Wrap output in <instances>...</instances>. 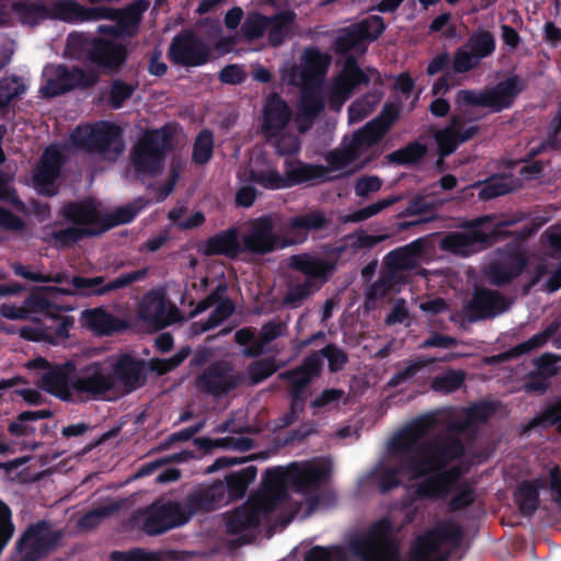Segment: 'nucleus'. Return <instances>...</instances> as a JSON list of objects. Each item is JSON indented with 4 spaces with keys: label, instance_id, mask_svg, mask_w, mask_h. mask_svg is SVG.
I'll return each instance as SVG.
<instances>
[{
    "label": "nucleus",
    "instance_id": "obj_17",
    "mask_svg": "<svg viewBox=\"0 0 561 561\" xmlns=\"http://www.w3.org/2000/svg\"><path fill=\"white\" fill-rule=\"evenodd\" d=\"M426 241L417 238L412 242L388 252L382 260V267L400 282L408 283V273L417 267L425 252Z\"/></svg>",
    "mask_w": 561,
    "mask_h": 561
},
{
    "label": "nucleus",
    "instance_id": "obj_61",
    "mask_svg": "<svg viewBox=\"0 0 561 561\" xmlns=\"http://www.w3.org/2000/svg\"><path fill=\"white\" fill-rule=\"evenodd\" d=\"M319 286H313L309 282L294 283L288 286L287 293L283 298V304L289 308H298L307 298H309Z\"/></svg>",
    "mask_w": 561,
    "mask_h": 561
},
{
    "label": "nucleus",
    "instance_id": "obj_46",
    "mask_svg": "<svg viewBox=\"0 0 561 561\" xmlns=\"http://www.w3.org/2000/svg\"><path fill=\"white\" fill-rule=\"evenodd\" d=\"M332 46L339 56H344L351 50L365 53L368 47L354 23L337 31Z\"/></svg>",
    "mask_w": 561,
    "mask_h": 561
},
{
    "label": "nucleus",
    "instance_id": "obj_40",
    "mask_svg": "<svg viewBox=\"0 0 561 561\" xmlns=\"http://www.w3.org/2000/svg\"><path fill=\"white\" fill-rule=\"evenodd\" d=\"M298 119L309 123L316 119L324 110V100L321 88L317 84H305L300 91Z\"/></svg>",
    "mask_w": 561,
    "mask_h": 561
},
{
    "label": "nucleus",
    "instance_id": "obj_6",
    "mask_svg": "<svg viewBox=\"0 0 561 561\" xmlns=\"http://www.w3.org/2000/svg\"><path fill=\"white\" fill-rule=\"evenodd\" d=\"M26 367L28 369L43 370L42 376L37 380L39 389L61 401L68 402L72 400L76 358H69L64 363H50L48 359L38 356L27 362Z\"/></svg>",
    "mask_w": 561,
    "mask_h": 561
},
{
    "label": "nucleus",
    "instance_id": "obj_39",
    "mask_svg": "<svg viewBox=\"0 0 561 561\" xmlns=\"http://www.w3.org/2000/svg\"><path fill=\"white\" fill-rule=\"evenodd\" d=\"M542 488H545V481L541 478L525 480L518 485L514 497L524 517H531L539 507V491Z\"/></svg>",
    "mask_w": 561,
    "mask_h": 561
},
{
    "label": "nucleus",
    "instance_id": "obj_38",
    "mask_svg": "<svg viewBox=\"0 0 561 561\" xmlns=\"http://www.w3.org/2000/svg\"><path fill=\"white\" fill-rule=\"evenodd\" d=\"M115 8L85 7L76 0H66V23L78 24L114 18Z\"/></svg>",
    "mask_w": 561,
    "mask_h": 561
},
{
    "label": "nucleus",
    "instance_id": "obj_53",
    "mask_svg": "<svg viewBox=\"0 0 561 561\" xmlns=\"http://www.w3.org/2000/svg\"><path fill=\"white\" fill-rule=\"evenodd\" d=\"M214 134L209 129H202L193 144L192 160L194 163L206 164L214 154Z\"/></svg>",
    "mask_w": 561,
    "mask_h": 561
},
{
    "label": "nucleus",
    "instance_id": "obj_23",
    "mask_svg": "<svg viewBox=\"0 0 561 561\" xmlns=\"http://www.w3.org/2000/svg\"><path fill=\"white\" fill-rule=\"evenodd\" d=\"M293 112L287 102L277 93L267 96L263 106L262 133L268 141L279 136L289 125Z\"/></svg>",
    "mask_w": 561,
    "mask_h": 561
},
{
    "label": "nucleus",
    "instance_id": "obj_43",
    "mask_svg": "<svg viewBox=\"0 0 561 561\" xmlns=\"http://www.w3.org/2000/svg\"><path fill=\"white\" fill-rule=\"evenodd\" d=\"M559 330V324L556 322L550 323L543 331L534 334L527 341H524L508 351H505L499 355L501 360H508L517 358L522 355L528 354L534 350L542 347L551 337L556 335Z\"/></svg>",
    "mask_w": 561,
    "mask_h": 561
},
{
    "label": "nucleus",
    "instance_id": "obj_2",
    "mask_svg": "<svg viewBox=\"0 0 561 561\" xmlns=\"http://www.w3.org/2000/svg\"><path fill=\"white\" fill-rule=\"evenodd\" d=\"M290 465L287 468H267L262 478L263 490L226 514V533L230 536L241 535L256 529L262 520H268L286 497Z\"/></svg>",
    "mask_w": 561,
    "mask_h": 561
},
{
    "label": "nucleus",
    "instance_id": "obj_15",
    "mask_svg": "<svg viewBox=\"0 0 561 561\" xmlns=\"http://www.w3.org/2000/svg\"><path fill=\"white\" fill-rule=\"evenodd\" d=\"M113 380V391L119 389L129 394L141 388L147 381L146 363L130 354L121 355L114 364H110Z\"/></svg>",
    "mask_w": 561,
    "mask_h": 561
},
{
    "label": "nucleus",
    "instance_id": "obj_41",
    "mask_svg": "<svg viewBox=\"0 0 561 561\" xmlns=\"http://www.w3.org/2000/svg\"><path fill=\"white\" fill-rule=\"evenodd\" d=\"M402 285H405V283L400 282L397 276H393L381 266L378 279L366 289L365 305H375L377 300H381L389 295L399 293Z\"/></svg>",
    "mask_w": 561,
    "mask_h": 561
},
{
    "label": "nucleus",
    "instance_id": "obj_18",
    "mask_svg": "<svg viewBox=\"0 0 561 561\" xmlns=\"http://www.w3.org/2000/svg\"><path fill=\"white\" fill-rule=\"evenodd\" d=\"M139 318L154 327L156 329H164L181 318L180 310L174 304L167 302L165 296L159 290H149L138 307Z\"/></svg>",
    "mask_w": 561,
    "mask_h": 561
},
{
    "label": "nucleus",
    "instance_id": "obj_45",
    "mask_svg": "<svg viewBox=\"0 0 561 561\" xmlns=\"http://www.w3.org/2000/svg\"><path fill=\"white\" fill-rule=\"evenodd\" d=\"M96 228L73 227L69 226L65 229L53 230L49 237H45V242H51L57 249H68L84 238L96 237Z\"/></svg>",
    "mask_w": 561,
    "mask_h": 561
},
{
    "label": "nucleus",
    "instance_id": "obj_30",
    "mask_svg": "<svg viewBox=\"0 0 561 561\" xmlns=\"http://www.w3.org/2000/svg\"><path fill=\"white\" fill-rule=\"evenodd\" d=\"M328 173L329 168L321 164H310L293 158L284 161V176L288 188L312 181L323 182Z\"/></svg>",
    "mask_w": 561,
    "mask_h": 561
},
{
    "label": "nucleus",
    "instance_id": "obj_62",
    "mask_svg": "<svg viewBox=\"0 0 561 561\" xmlns=\"http://www.w3.org/2000/svg\"><path fill=\"white\" fill-rule=\"evenodd\" d=\"M137 84L127 83L122 79H115L111 83L107 103L114 110L123 107L124 103L131 98Z\"/></svg>",
    "mask_w": 561,
    "mask_h": 561
},
{
    "label": "nucleus",
    "instance_id": "obj_58",
    "mask_svg": "<svg viewBox=\"0 0 561 561\" xmlns=\"http://www.w3.org/2000/svg\"><path fill=\"white\" fill-rule=\"evenodd\" d=\"M354 24L367 45L377 41L387 28V24L380 15H369Z\"/></svg>",
    "mask_w": 561,
    "mask_h": 561
},
{
    "label": "nucleus",
    "instance_id": "obj_26",
    "mask_svg": "<svg viewBox=\"0 0 561 561\" xmlns=\"http://www.w3.org/2000/svg\"><path fill=\"white\" fill-rule=\"evenodd\" d=\"M461 471L454 466L445 471L432 472L424 478L414 489L416 499L438 500L447 496L451 485L458 480Z\"/></svg>",
    "mask_w": 561,
    "mask_h": 561
},
{
    "label": "nucleus",
    "instance_id": "obj_25",
    "mask_svg": "<svg viewBox=\"0 0 561 561\" xmlns=\"http://www.w3.org/2000/svg\"><path fill=\"white\" fill-rule=\"evenodd\" d=\"M525 88V81L519 76L513 75L500 81L495 87L483 90L485 107L490 108L493 113L511 108Z\"/></svg>",
    "mask_w": 561,
    "mask_h": 561
},
{
    "label": "nucleus",
    "instance_id": "obj_29",
    "mask_svg": "<svg viewBox=\"0 0 561 561\" xmlns=\"http://www.w3.org/2000/svg\"><path fill=\"white\" fill-rule=\"evenodd\" d=\"M400 112L401 106L399 104L387 102L374 119L357 130L358 136L370 146L377 145L399 119Z\"/></svg>",
    "mask_w": 561,
    "mask_h": 561
},
{
    "label": "nucleus",
    "instance_id": "obj_3",
    "mask_svg": "<svg viewBox=\"0 0 561 561\" xmlns=\"http://www.w3.org/2000/svg\"><path fill=\"white\" fill-rule=\"evenodd\" d=\"M174 133L170 125L146 130L133 146L130 164L138 179L157 175L164 165L165 158L173 149Z\"/></svg>",
    "mask_w": 561,
    "mask_h": 561
},
{
    "label": "nucleus",
    "instance_id": "obj_14",
    "mask_svg": "<svg viewBox=\"0 0 561 561\" xmlns=\"http://www.w3.org/2000/svg\"><path fill=\"white\" fill-rule=\"evenodd\" d=\"M12 11L22 25L35 27L46 20L66 23V0H19Z\"/></svg>",
    "mask_w": 561,
    "mask_h": 561
},
{
    "label": "nucleus",
    "instance_id": "obj_52",
    "mask_svg": "<svg viewBox=\"0 0 561 561\" xmlns=\"http://www.w3.org/2000/svg\"><path fill=\"white\" fill-rule=\"evenodd\" d=\"M144 206H133L127 205L123 207L116 208L113 213L102 216V225L100 228H96L98 234L112 229L113 227L129 224L134 220V218L138 215Z\"/></svg>",
    "mask_w": 561,
    "mask_h": 561
},
{
    "label": "nucleus",
    "instance_id": "obj_13",
    "mask_svg": "<svg viewBox=\"0 0 561 561\" xmlns=\"http://www.w3.org/2000/svg\"><path fill=\"white\" fill-rule=\"evenodd\" d=\"M242 381V376L234 373L231 364L215 362L195 378L199 392L220 398L234 390Z\"/></svg>",
    "mask_w": 561,
    "mask_h": 561
},
{
    "label": "nucleus",
    "instance_id": "obj_56",
    "mask_svg": "<svg viewBox=\"0 0 561 561\" xmlns=\"http://www.w3.org/2000/svg\"><path fill=\"white\" fill-rule=\"evenodd\" d=\"M249 180L266 190L288 188L284 174L277 170H250Z\"/></svg>",
    "mask_w": 561,
    "mask_h": 561
},
{
    "label": "nucleus",
    "instance_id": "obj_4",
    "mask_svg": "<svg viewBox=\"0 0 561 561\" xmlns=\"http://www.w3.org/2000/svg\"><path fill=\"white\" fill-rule=\"evenodd\" d=\"M348 550L359 561H393L398 559L399 546L389 517H381L367 530L348 540Z\"/></svg>",
    "mask_w": 561,
    "mask_h": 561
},
{
    "label": "nucleus",
    "instance_id": "obj_37",
    "mask_svg": "<svg viewBox=\"0 0 561 561\" xmlns=\"http://www.w3.org/2000/svg\"><path fill=\"white\" fill-rule=\"evenodd\" d=\"M241 251L237 229L229 228L208 238L203 253L206 256L225 255L229 259H236Z\"/></svg>",
    "mask_w": 561,
    "mask_h": 561
},
{
    "label": "nucleus",
    "instance_id": "obj_35",
    "mask_svg": "<svg viewBox=\"0 0 561 561\" xmlns=\"http://www.w3.org/2000/svg\"><path fill=\"white\" fill-rule=\"evenodd\" d=\"M528 260L523 252L508 255L490 266V279L495 286H504L517 278L527 267Z\"/></svg>",
    "mask_w": 561,
    "mask_h": 561
},
{
    "label": "nucleus",
    "instance_id": "obj_24",
    "mask_svg": "<svg viewBox=\"0 0 561 561\" xmlns=\"http://www.w3.org/2000/svg\"><path fill=\"white\" fill-rule=\"evenodd\" d=\"M275 224L270 215L254 219L243 237L244 249L255 254H266L277 248L278 238L274 233Z\"/></svg>",
    "mask_w": 561,
    "mask_h": 561
},
{
    "label": "nucleus",
    "instance_id": "obj_22",
    "mask_svg": "<svg viewBox=\"0 0 561 561\" xmlns=\"http://www.w3.org/2000/svg\"><path fill=\"white\" fill-rule=\"evenodd\" d=\"M127 47L104 38H94L89 49L88 60L107 72L118 71L126 62Z\"/></svg>",
    "mask_w": 561,
    "mask_h": 561
},
{
    "label": "nucleus",
    "instance_id": "obj_55",
    "mask_svg": "<svg viewBox=\"0 0 561 561\" xmlns=\"http://www.w3.org/2000/svg\"><path fill=\"white\" fill-rule=\"evenodd\" d=\"M427 148L425 145L413 141L402 149H398L388 156L390 162L405 165L419 162L425 157Z\"/></svg>",
    "mask_w": 561,
    "mask_h": 561
},
{
    "label": "nucleus",
    "instance_id": "obj_51",
    "mask_svg": "<svg viewBox=\"0 0 561 561\" xmlns=\"http://www.w3.org/2000/svg\"><path fill=\"white\" fill-rule=\"evenodd\" d=\"M271 21L268 16L257 12H249L241 24V34L248 42L262 38L267 32Z\"/></svg>",
    "mask_w": 561,
    "mask_h": 561
},
{
    "label": "nucleus",
    "instance_id": "obj_33",
    "mask_svg": "<svg viewBox=\"0 0 561 561\" xmlns=\"http://www.w3.org/2000/svg\"><path fill=\"white\" fill-rule=\"evenodd\" d=\"M65 164V158L61 151L54 147H47L41 158L39 164L36 168L33 180L38 188L53 186L58 179L61 169Z\"/></svg>",
    "mask_w": 561,
    "mask_h": 561
},
{
    "label": "nucleus",
    "instance_id": "obj_27",
    "mask_svg": "<svg viewBox=\"0 0 561 561\" xmlns=\"http://www.w3.org/2000/svg\"><path fill=\"white\" fill-rule=\"evenodd\" d=\"M396 442L397 434L389 442V451L392 457L399 460V463L393 467L385 466L376 471V483L381 494H387L401 485L402 481L399 477L401 473L412 476V471L408 469L411 457L409 453L398 449Z\"/></svg>",
    "mask_w": 561,
    "mask_h": 561
},
{
    "label": "nucleus",
    "instance_id": "obj_64",
    "mask_svg": "<svg viewBox=\"0 0 561 561\" xmlns=\"http://www.w3.org/2000/svg\"><path fill=\"white\" fill-rule=\"evenodd\" d=\"M531 423L545 427L556 426L561 434V398L548 403Z\"/></svg>",
    "mask_w": 561,
    "mask_h": 561
},
{
    "label": "nucleus",
    "instance_id": "obj_9",
    "mask_svg": "<svg viewBox=\"0 0 561 561\" xmlns=\"http://www.w3.org/2000/svg\"><path fill=\"white\" fill-rule=\"evenodd\" d=\"M72 388L77 394L85 396L88 399H102L106 393L113 391L110 363L106 360L82 363L76 359Z\"/></svg>",
    "mask_w": 561,
    "mask_h": 561
},
{
    "label": "nucleus",
    "instance_id": "obj_1",
    "mask_svg": "<svg viewBox=\"0 0 561 561\" xmlns=\"http://www.w3.org/2000/svg\"><path fill=\"white\" fill-rule=\"evenodd\" d=\"M435 424V416L423 415L397 433L396 445L398 449L409 453L411 460L408 469L412 471L414 479L445 471L451 462L466 456V446L455 434H438L424 440Z\"/></svg>",
    "mask_w": 561,
    "mask_h": 561
},
{
    "label": "nucleus",
    "instance_id": "obj_49",
    "mask_svg": "<svg viewBox=\"0 0 561 561\" xmlns=\"http://www.w3.org/2000/svg\"><path fill=\"white\" fill-rule=\"evenodd\" d=\"M466 47H468L472 54L481 60L494 53L495 37L490 31L478 28L469 36Z\"/></svg>",
    "mask_w": 561,
    "mask_h": 561
},
{
    "label": "nucleus",
    "instance_id": "obj_47",
    "mask_svg": "<svg viewBox=\"0 0 561 561\" xmlns=\"http://www.w3.org/2000/svg\"><path fill=\"white\" fill-rule=\"evenodd\" d=\"M268 19L271 21L267 28L268 43L272 47H278L289 35L291 25L296 20V13L291 10H286L268 16Z\"/></svg>",
    "mask_w": 561,
    "mask_h": 561
},
{
    "label": "nucleus",
    "instance_id": "obj_57",
    "mask_svg": "<svg viewBox=\"0 0 561 561\" xmlns=\"http://www.w3.org/2000/svg\"><path fill=\"white\" fill-rule=\"evenodd\" d=\"M348 551L342 546H314L305 554V561H347Z\"/></svg>",
    "mask_w": 561,
    "mask_h": 561
},
{
    "label": "nucleus",
    "instance_id": "obj_42",
    "mask_svg": "<svg viewBox=\"0 0 561 561\" xmlns=\"http://www.w3.org/2000/svg\"><path fill=\"white\" fill-rule=\"evenodd\" d=\"M47 523L45 520L37 522L35 524H31L23 531L19 540L16 541V549L19 551L24 550L26 547L32 546L33 550H49L55 547L56 538L44 535L43 533L47 530Z\"/></svg>",
    "mask_w": 561,
    "mask_h": 561
},
{
    "label": "nucleus",
    "instance_id": "obj_16",
    "mask_svg": "<svg viewBox=\"0 0 561 561\" xmlns=\"http://www.w3.org/2000/svg\"><path fill=\"white\" fill-rule=\"evenodd\" d=\"M148 275L147 268L136 270L129 273L121 274L115 279L104 284L103 276L83 277L72 276L69 283L72 285L75 295L104 296L111 291L126 288L133 283L145 279Z\"/></svg>",
    "mask_w": 561,
    "mask_h": 561
},
{
    "label": "nucleus",
    "instance_id": "obj_34",
    "mask_svg": "<svg viewBox=\"0 0 561 561\" xmlns=\"http://www.w3.org/2000/svg\"><path fill=\"white\" fill-rule=\"evenodd\" d=\"M84 318L88 328L99 336H112L128 328L126 320L116 317L103 308L85 310Z\"/></svg>",
    "mask_w": 561,
    "mask_h": 561
},
{
    "label": "nucleus",
    "instance_id": "obj_7",
    "mask_svg": "<svg viewBox=\"0 0 561 561\" xmlns=\"http://www.w3.org/2000/svg\"><path fill=\"white\" fill-rule=\"evenodd\" d=\"M485 220V217H481L466 221V230L448 232L440 239L439 249L466 257L493 245L502 238V232L497 228L490 232L481 230L480 226Z\"/></svg>",
    "mask_w": 561,
    "mask_h": 561
},
{
    "label": "nucleus",
    "instance_id": "obj_31",
    "mask_svg": "<svg viewBox=\"0 0 561 561\" xmlns=\"http://www.w3.org/2000/svg\"><path fill=\"white\" fill-rule=\"evenodd\" d=\"M60 215L73 227L100 228L102 225V215L91 199L68 202Z\"/></svg>",
    "mask_w": 561,
    "mask_h": 561
},
{
    "label": "nucleus",
    "instance_id": "obj_36",
    "mask_svg": "<svg viewBox=\"0 0 561 561\" xmlns=\"http://www.w3.org/2000/svg\"><path fill=\"white\" fill-rule=\"evenodd\" d=\"M369 147L371 146L366 144V140L358 136V131H355L346 147L329 151L325 156V160L331 170L340 171L356 162L360 158L362 153Z\"/></svg>",
    "mask_w": 561,
    "mask_h": 561
},
{
    "label": "nucleus",
    "instance_id": "obj_5",
    "mask_svg": "<svg viewBox=\"0 0 561 561\" xmlns=\"http://www.w3.org/2000/svg\"><path fill=\"white\" fill-rule=\"evenodd\" d=\"M70 140L78 149L112 160L124 151L122 128L108 121L77 126L70 134Z\"/></svg>",
    "mask_w": 561,
    "mask_h": 561
},
{
    "label": "nucleus",
    "instance_id": "obj_44",
    "mask_svg": "<svg viewBox=\"0 0 561 561\" xmlns=\"http://www.w3.org/2000/svg\"><path fill=\"white\" fill-rule=\"evenodd\" d=\"M112 561H180V552L175 550L149 551L144 548H131L127 551H112Z\"/></svg>",
    "mask_w": 561,
    "mask_h": 561
},
{
    "label": "nucleus",
    "instance_id": "obj_11",
    "mask_svg": "<svg viewBox=\"0 0 561 561\" xmlns=\"http://www.w3.org/2000/svg\"><path fill=\"white\" fill-rule=\"evenodd\" d=\"M190 522L183 504L178 501L156 502L150 505L142 522V530L148 536H159Z\"/></svg>",
    "mask_w": 561,
    "mask_h": 561
},
{
    "label": "nucleus",
    "instance_id": "obj_10",
    "mask_svg": "<svg viewBox=\"0 0 561 561\" xmlns=\"http://www.w3.org/2000/svg\"><path fill=\"white\" fill-rule=\"evenodd\" d=\"M371 80L381 83L379 71L370 67L363 70L356 57L348 55L344 60L341 71L334 79L330 101L342 104L350 99L357 88L368 85Z\"/></svg>",
    "mask_w": 561,
    "mask_h": 561
},
{
    "label": "nucleus",
    "instance_id": "obj_54",
    "mask_svg": "<svg viewBox=\"0 0 561 561\" xmlns=\"http://www.w3.org/2000/svg\"><path fill=\"white\" fill-rule=\"evenodd\" d=\"M466 374L461 369H449L445 374L435 376L431 388L440 393H451L458 390L465 382Z\"/></svg>",
    "mask_w": 561,
    "mask_h": 561
},
{
    "label": "nucleus",
    "instance_id": "obj_20",
    "mask_svg": "<svg viewBox=\"0 0 561 561\" xmlns=\"http://www.w3.org/2000/svg\"><path fill=\"white\" fill-rule=\"evenodd\" d=\"M508 302L496 290L489 288L476 289L471 300L465 306L463 314L468 322L473 323L485 319H493L506 311Z\"/></svg>",
    "mask_w": 561,
    "mask_h": 561
},
{
    "label": "nucleus",
    "instance_id": "obj_8",
    "mask_svg": "<svg viewBox=\"0 0 561 561\" xmlns=\"http://www.w3.org/2000/svg\"><path fill=\"white\" fill-rule=\"evenodd\" d=\"M50 71L41 92L47 99L64 95L76 89L85 90L94 87L100 76L94 69L84 70L79 66L68 67L64 64L45 67L44 73Z\"/></svg>",
    "mask_w": 561,
    "mask_h": 561
},
{
    "label": "nucleus",
    "instance_id": "obj_63",
    "mask_svg": "<svg viewBox=\"0 0 561 561\" xmlns=\"http://www.w3.org/2000/svg\"><path fill=\"white\" fill-rule=\"evenodd\" d=\"M508 176L510 175L502 174L490 178L479 192L480 199L490 201L513 192V186L506 181Z\"/></svg>",
    "mask_w": 561,
    "mask_h": 561
},
{
    "label": "nucleus",
    "instance_id": "obj_19",
    "mask_svg": "<svg viewBox=\"0 0 561 561\" xmlns=\"http://www.w3.org/2000/svg\"><path fill=\"white\" fill-rule=\"evenodd\" d=\"M227 502L224 481L217 480L211 484L201 483L194 486L182 502L190 519L197 513H208L219 508Z\"/></svg>",
    "mask_w": 561,
    "mask_h": 561
},
{
    "label": "nucleus",
    "instance_id": "obj_60",
    "mask_svg": "<svg viewBox=\"0 0 561 561\" xmlns=\"http://www.w3.org/2000/svg\"><path fill=\"white\" fill-rule=\"evenodd\" d=\"M436 362L433 357H420L415 360L409 362V364L402 369L397 371L388 381L389 387H398L413 377H415L425 367Z\"/></svg>",
    "mask_w": 561,
    "mask_h": 561
},
{
    "label": "nucleus",
    "instance_id": "obj_50",
    "mask_svg": "<svg viewBox=\"0 0 561 561\" xmlns=\"http://www.w3.org/2000/svg\"><path fill=\"white\" fill-rule=\"evenodd\" d=\"M382 92L371 91L354 101L348 106V118L351 122H360L370 115L382 99Z\"/></svg>",
    "mask_w": 561,
    "mask_h": 561
},
{
    "label": "nucleus",
    "instance_id": "obj_48",
    "mask_svg": "<svg viewBox=\"0 0 561 561\" xmlns=\"http://www.w3.org/2000/svg\"><path fill=\"white\" fill-rule=\"evenodd\" d=\"M257 469L250 465L239 471L232 472L226 477V495L229 499H241L244 496L249 484L255 479Z\"/></svg>",
    "mask_w": 561,
    "mask_h": 561
},
{
    "label": "nucleus",
    "instance_id": "obj_59",
    "mask_svg": "<svg viewBox=\"0 0 561 561\" xmlns=\"http://www.w3.org/2000/svg\"><path fill=\"white\" fill-rule=\"evenodd\" d=\"M26 90L22 78L12 75L0 79V110L5 108L12 100L22 95Z\"/></svg>",
    "mask_w": 561,
    "mask_h": 561
},
{
    "label": "nucleus",
    "instance_id": "obj_12",
    "mask_svg": "<svg viewBox=\"0 0 561 561\" xmlns=\"http://www.w3.org/2000/svg\"><path fill=\"white\" fill-rule=\"evenodd\" d=\"M168 57L174 65L198 67L210 59V48L195 33L182 31L173 37Z\"/></svg>",
    "mask_w": 561,
    "mask_h": 561
},
{
    "label": "nucleus",
    "instance_id": "obj_28",
    "mask_svg": "<svg viewBox=\"0 0 561 561\" xmlns=\"http://www.w3.org/2000/svg\"><path fill=\"white\" fill-rule=\"evenodd\" d=\"M331 469L327 465H290L289 483L300 493H310L320 489L330 476Z\"/></svg>",
    "mask_w": 561,
    "mask_h": 561
},
{
    "label": "nucleus",
    "instance_id": "obj_32",
    "mask_svg": "<svg viewBox=\"0 0 561 561\" xmlns=\"http://www.w3.org/2000/svg\"><path fill=\"white\" fill-rule=\"evenodd\" d=\"M149 0H134L124 8H115L114 18L125 38L138 35L144 13L149 9Z\"/></svg>",
    "mask_w": 561,
    "mask_h": 561
},
{
    "label": "nucleus",
    "instance_id": "obj_21",
    "mask_svg": "<svg viewBox=\"0 0 561 561\" xmlns=\"http://www.w3.org/2000/svg\"><path fill=\"white\" fill-rule=\"evenodd\" d=\"M288 267L305 275V282L320 287L329 280L336 265L335 262L305 252L290 255Z\"/></svg>",
    "mask_w": 561,
    "mask_h": 561
}]
</instances>
